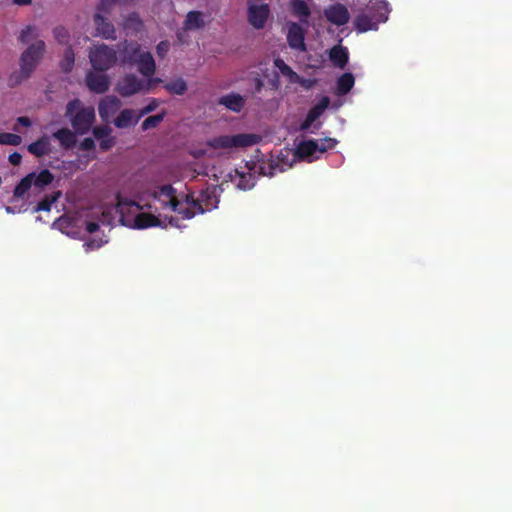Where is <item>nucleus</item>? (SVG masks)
<instances>
[{"mask_svg":"<svg viewBox=\"0 0 512 512\" xmlns=\"http://www.w3.org/2000/svg\"><path fill=\"white\" fill-rule=\"evenodd\" d=\"M80 147L81 149L83 150H91L94 148V140L91 139V138H85L81 144H80Z\"/></svg>","mask_w":512,"mask_h":512,"instance_id":"nucleus-43","label":"nucleus"},{"mask_svg":"<svg viewBox=\"0 0 512 512\" xmlns=\"http://www.w3.org/2000/svg\"><path fill=\"white\" fill-rule=\"evenodd\" d=\"M160 81V79L139 78L134 74H127L117 82L116 91L123 97H129L137 93L149 91L151 87Z\"/></svg>","mask_w":512,"mask_h":512,"instance_id":"nucleus-11","label":"nucleus"},{"mask_svg":"<svg viewBox=\"0 0 512 512\" xmlns=\"http://www.w3.org/2000/svg\"><path fill=\"white\" fill-rule=\"evenodd\" d=\"M117 210L121 223L132 229H147L151 227L181 228L178 220L159 212L154 204H140L124 197H117Z\"/></svg>","mask_w":512,"mask_h":512,"instance_id":"nucleus-2","label":"nucleus"},{"mask_svg":"<svg viewBox=\"0 0 512 512\" xmlns=\"http://www.w3.org/2000/svg\"><path fill=\"white\" fill-rule=\"evenodd\" d=\"M292 13L300 19L301 22L307 23L310 15V9L307 3L303 0H292L290 3Z\"/></svg>","mask_w":512,"mask_h":512,"instance_id":"nucleus-28","label":"nucleus"},{"mask_svg":"<svg viewBox=\"0 0 512 512\" xmlns=\"http://www.w3.org/2000/svg\"><path fill=\"white\" fill-rule=\"evenodd\" d=\"M141 119V114L137 110L124 109L114 120V124L118 128H127L135 125Z\"/></svg>","mask_w":512,"mask_h":512,"instance_id":"nucleus-22","label":"nucleus"},{"mask_svg":"<svg viewBox=\"0 0 512 512\" xmlns=\"http://www.w3.org/2000/svg\"><path fill=\"white\" fill-rule=\"evenodd\" d=\"M334 138L303 139L297 145L296 150L285 149L282 157L287 158L286 166L292 167L298 160L313 162L320 158L327 150L336 146Z\"/></svg>","mask_w":512,"mask_h":512,"instance_id":"nucleus-6","label":"nucleus"},{"mask_svg":"<svg viewBox=\"0 0 512 512\" xmlns=\"http://www.w3.org/2000/svg\"><path fill=\"white\" fill-rule=\"evenodd\" d=\"M153 197L162 209L177 212L183 219H190L198 213L211 211L217 208L219 202L216 187L207 188L195 198L189 194H178L171 185H163L154 191Z\"/></svg>","mask_w":512,"mask_h":512,"instance_id":"nucleus-1","label":"nucleus"},{"mask_svg":"<svg viewBox=\"0 0 512 512\" xmlns=\"http://www.w3.org/2000/svg\"><path fill=\"white\" fill-rule=\"evenodd\" d=\"M121 25L128 33H135L141 29L142 21L136 13H131L123 19Z\"/></svg>","mask_w":512,"mask_h":512,"instance_id":"nucleus-31","label":"nucleus"},{"mask_svg":"<svg viewBox=\"0 0 512 512\" xmlns=\"http://www.w3.org/2000/svg\"><path fill=\"white\" fill-rule=\"evenodd\" d=\"M274 66L278 70L279 76H281L287 83V88L297 89L298 87L309 88L311 81L298 75L290 66H288L284 60L276 58L274 60Z\"/></svg>","mask_w":512,"mask_h":512,"instance_id":"nucleus-15","label":"nucleus"},{"mask_svg":"<svg viewBox=\"0 0 512 512\" xmlns=\"http://www.w3.org/2000/svg\"><path fill=\"white\" fill-rule=\"evenodd\" d=\"M88 88L96 93H103L110 86V78L103 73L89 72L86 77Z\"/></svg>","mask_w":512,"mask_h":512,"instance_id":"nucleus-20","label":"nucleus"},{"mask_svg":"<svg viewBox=\"0 0 512 512\" xmlns=\"http://www.w3.org/2000/svg\"><path fill=\"white\" fill-rule=\"evenodd\" d=\"M121 102L115 96H106L99 103V115L104 121L109 119L117 112L120 108Z\"/></svg>","mask_w":512,"mask_h":512,"instance_id":"nucleus-21","label":"nucleus"},{"mask_svg":"<svg viewBox=\"0 0 512 512\" xmlns=\"http://www.w3.org/2000/svg\"><path fill=\"white\" fill-rule=\"evenodd\" d=\"M17 125L29 127L31 125V121L27 117H19L17 119Z\"/></svg>","mask_w":512,"mask_h":512,"instance_id":"nucleus-45","label":"nucleus"},{"mask_svg":"<svg viewBox=\"0 0 512 512\" xmlns=\"http://www.w3.org/2000/svg\"><path fill=\"white\" fill-rule=\"evenodd\" d=\"M286 163L287 158L282 157V151L276 159L266 158L263 154L257 153L243 166L226 173L223 179L234 184L239 190H250L255 186L257 176H273L277 172H282L290 168Z\"/></svg>","mask_w":512,"mask_h":512,"instance_id":"nucleus-3","label":"nucleus"},{"mask_svg":"<svg viewBox=\"0 0 512 512\" xmlns=\"http://www.w3.org/2000/svg\"><path fill=\"white\" fill-rule=\"evenodd\" d=\"M205 25V15L199 11H190L184 21V30H198Z\"/></svg>","mask_w":512,"mask_h":512,"instance_id":"nucleus-25","label":"nucleus"},{"mask_svg":"<svg viewBox=\"0 0 512 512\" xmlns=\"http://www.w3.org/2000/svg\"><path fill=\"white\" fill-rule=\"evenodd\" d=\"M244 102V98L241 95L235 93L225 95L219 100L221 105H224L226 108L234 112H239L243 108Z\"/></svg>","mask_w":512,"mask_h":512,"instance_id":"nucleus-26","label":"nucleus"},{"mask_svg":"<svg viewBox=\"0 0 512 512\" xmlns=\"http://www.w3.org/2000/svg\"><path fill=\"white\" fill-rule=\"evenodd\" d=\"M120 62L135 65L146 79H153L156 64L152 54L143 50L136 42H125L120 49Z\"/></svg>","mask_w":512,"mask_h":512,"instance_id":"nucleus-7","label":"nucleus"},{"mask_svg":"<svg viewBox=\"0 0 512 512\" xmlns=\"http://www.w3.org/2000/svg\"><path fill=\"white\" fill-rule=\"evenodd\" d=\"M324 15L330 23L337 26L346 24L350 18L347 8L342 4H334L327 7L324 10Z\"/></svg>","mask_w":512,"mask_h":512,"instance_id":"nucleus-17","label":"nucleus"},{"mask_svg":"<svg viewBox=\"0 0 512 512\" xmlns=\"http://www.w3.org/2000/svg\"><path fill=\"white\" fill-rule=\"evenodd\" d=\"M165 89L172 94L183 95L187 90L186 82L179 78L165 84Z\"/></svg>","mask_w":512,"mask_h":512,"instance_id":"nucleus-32","label":"nucleus"},{"mask_svg":"<svg viewBox=\"0 0 512 512\" xmlns=\"http://www.w3.org/2000/svg\"><path fill=\"white\" fill-rule=\"evenodd\" d=\"M329 58L334 66L344 69L349 60L348 49L341 45H336L330 49Z\"/></svg>","mask_w":512,"mask_h":512,"instance_id":"nucleus-24","label":"nucleus"},{"mask_svg":"<svg viewBox=\"0 0 512 512\" xmlns=\"http://www.w3.org/2000/svg\"><path fill=\"white\" fill-rule=\"evenodd\" d=\"M66 116L69 118L74 130L79 134H84L94 122L95 110L91 106H83L79 100L75 99L67 104Z\"/></svg>","mask_w":512,"mask_h":512,"instance_id":"nucleus-9","label":"nucleus"},{"mask_svg":"<svg viewBox=\"0 0 512 512\" xmlns=\"http://www.w3.org/2000/svg\"><path fill=\"white\" fill-rule=\"evenodd\" d=\"M22 142V138L13 133H0V144L17 146Z\"/></svg>","mask_w":512,"mask_h":512,"instance_id":"nucleus-35","label":"nucleus"},{"mask_svg":"<svg viewBox=\"0 0 512 512\" xmlns=\"http://www.w3.org/2000/svg\"><path fill=\"white\" fill-rule=\"evenodd\" d=\"M116 6H118L116 0H100L95 13H101L102 15L109 16Z\"/></svg>","mask_w":512,"mask_h":512,"instance_id":"nucleus-34","label":"nucleus"},{"mask_svg":"<svg viewBox=\"0 0 512 512\" xmlns=\"http://www.w3.org/2000/svg\"><path fill=\"white\" fill-rule=\"evenodd\" d=\"M170 44L168 41H161L156 48L157 55L163 58L169 51Z\"/></svg>","mask_w":512,"mask_h":512,"instance_id":"nucleus-42","label":"nucleus"},{"mask_svg":"<svg viewBox=\"0 0 512 512\" xmlns=\"http://www.w3.org/2000/svg\"><path fill=\"white\" fill-rule=\"evenodd\" d=\"M53 180V174L47 169L33 171L27 174L15 187L11 200L12 203L23 201L22 204L19 206H7V213L15 214L27 211V202L38 197Z\"/></svg>","mask_w":512,"mask_h":512,"instance_id":"nucleus-5","label":"nucleus"},{"mask_svg":"<svg viewBox=\"0 0 512 512\" xmlns=\"http://www.w3.org/2000/svg\"><path fill=\"white\" fill-rule=\"evenodd\" d=\"M178 38H179V40H180V41H182V36H181V34H179V35H178Z\"/></svg>","mask_w":512,"mask_h":512,"instance_id":"nucleus-50","label":"nucleus"},{"mask_svg":"<svg viewBox=\"0 0 512 512\" xmlns=\"http://www.w3.org/2000/svg\"><path fill=\"white\" fill-rule=\"evenodd\" d=\"M164 118V113L157 114L146 118L142 123L143 130L156 127Z\"/></svg>","mask_w":512,"mask_h":512,"instance_id":"nucleus-37","label":"nucleus"},{"mask_svg":"<svg viewBox=\"0 0 512 512\" xmlns=\"http://www.w3.org/2000/svg\"><path fill=\"white\" fill-rule=\"evenodd\" d=\"M64 149L73 147L76 143L75 134L69 129H60L53 134Z\"/></svg>","mask_w":512,"mask_h":512,"instance_id":"nucleus-29","label":"nucleus"},{"mask_svg":"<svg viewBox=\"0 0 512 512\" xmlns=\"http://www.w3.org/2000/svg\"><path fill=\"white\" fill-rule=\"evenodd\" d=\"M27 150L35 157H43L50 155L54 152V146L52 145V138L44 135L35 142L28 145Z\"/></svg>","mask_w":512,"mask_h":512,"instance_id":"nucleus-19","label":"nucleus"},{"mask_svg":"<svg viewBox=\"0 0 512 512\" xmlns=\"http://www.w3.org/2000/svg\"><path fill=\"white\" fill-rule=\"evenodd\" d=\"M54 37L60 44L69 43V34L68 31L64 27H56L54 29Z\"/></svg>","mask_w":512,"mask_h":512,"instance_id":"nucleus-39","label":"nucleus"},{"mask_svg":"<svg viewBox=\"0 0 512 512\" xmlns=\"http://www.w3.org/2000/svg\"><path fill=\"white\" fill-rule=\"evenodd\" d=\"M254 84L256 92H260L263 87V81L260 78H255Z\"/></svg>","mask_w":512,"mask_h":512,"instance_id":"nucleus-46","label":"nucleus"},{"mask_svg":"<svg viewBox=\"0 0 512 512\" xmlns=\"http://www.w3.org/2000/svg\"><path fill=\"white\" fill-rule=\"evenodd\" d=\"M272 85H273V87L278 88L279 87V79L276 78V79L272 80Z\"/></svg>","mask_w":512,"mask_h":512,"instance_id":"nucleus-48","label":"nucleus"},{"mask_svg":"<svg viewBox=\"0 0 512 512\" xmlns=\"http://www.w3.org/2000/svg\"><path fill=\"white\" fill-rule=\"evenodd\" d=\"M193 155H194L195 157H199V156H201V155H202V152H201V151H194V152H193Z\"/></svg>","mask_w":512,"mask_h":512,"instance_id":"nucleus-49","label":"nucleus"},{"mask_svg":"<svg viewBox=\"0 0 512 512\" xmlns=\"http://www.w3.org/2000/svg\"><path fill=\"white\" fill-rule=\"evenodd\" d=\"M93 135L97 141H99L100 147L103 150H109L115 143V139L112 136V129L108 126L95 127L93 129Z\"/></svg>","mask_w":512,"mask_h":512,"instance_id":"nucleus-23","label":"nucleus"},{"mask_svg":"<svg viewBox=\"0 0 512 512\" xmlns=\"http://www.w3.org/2000/svg\"><path fill=\"white\" fill-rule=\"evenodd\" d=\"M158 106H159V101L157 99H151L149 101V103L138 112H139V114H141V118H142L144 115L154 111Z\"/></svg>","mask_w":512,"mask_h":512,"instance_id":"nucleus-41","label":"nucleus"},{"mask_svg":"<svg viewBox=\"0 0 512 512\" xmlns=\"http://www.w3.org/2000/svg\"><path fill=\"white\" fill-rule=\"evenodd\" d=\"M38 36V30L35 26H27L21 30L19 40L22 43H27L29 40Z\"/></svg>","mask_w":512,"mask_h":512,"instance_id":"nucleus-36","label":"nucleus"},{"mask_svg":"<svg viewBox=\"0 0 512 512\" xmlns=\"http://www.w3.org/2000/svg\"><path fill=\"white\" fill-rule=\"evenodd\" d=\"M74 64V53L70 47L65 50L63 60L61 61V67L64 71H69Z\"/></svg>","mask_w":512,"mask_h":512,"instance_id":"nucleus-38","label":"nucleus"},{"mask_svg":"<svg viewBox=\"0 0 512 512\" xmlns=\"http://www.w3.org/2000/svg\"><path fill=\"white\" fill-rule=\"evenodd\" d=\"M259 137L255 134H235V135H222L216 137L208 142V146L215 150H224L227 152L245 148L256 144Z\"/></svg>","mask_w":512,"mask_h":512,"instance_id":"nucleus-10","label":"nucleus"},{"mask_svg":"<svg viewBox=\"0 0 512 512\" xmlns=\"http://www.w3.org/2000/svg\"><path fill=\"white\" fill-rule=\"evenodd\" d=\"M316 120L310 119V115L307 114L305 120L300 124L299 130L301 131H308L311 128L318 129L320 127V124L317 123L314 125Z\"/></svg>","mask_w":512,"mask_h":512,"instance_id":"nucleus-40","label":"nucleus"},{"mask_svg":"<svg viewBox=\"0 0 512 512\" xmlns=\"http://www.w3.org/2000/svg\"><path fill=\"white\" fill-rule=\"evenodd\" d=\"M304 39V29L297 23H290L287 30V42L289 47L295 51L304 52L306 50Z\"/></svg>","mask_w":512,"mask_h":512,"instance_id":"nucleus-16","label":"nucleus"},{"mask_svg":"<svg viewBox=\"0 0 512 512\" xmlns=\"http://www.w3.org/2000/svg\"><path fill=\"white\" fill-rule=\"evenodd\" d=\"M330 100L328 97H323L318 104H316L309 112L308 115H310V119L317 120L323 112L327 109L329 106Z\"/></svg>","mask_w":512,"mask_h":512,"instance_id":"nucleus-33","label":"nucleus"},{"mask_svg":"<svg viewBox=\"0 0 512 512\" xmlns=\"http://www.w3.org/2000/svg\"><path fill=\"white\" fill-rule=\"evenodd\" d=\"M45 51V43L41 40L31 44L21 56V73L24 77H28L30 73L35 69L37 64L42 58Z\"/></svg>","mask_w":512,"mask_h":512,"instance_id":"nucleus-14","label":"nucleus"},{"mask_svg":"<svg viewBox=\"0 0 512 512\" xmlns=\"http://www.w3.org/2000/svg\"><path fill=\"white\" fill-rule=\"evenodd\" d=\"M269 15L270 8L266 0H247V18L253 28H264Z\"/></svg>","mask_w":512,"mask_h":512,"instance_id":"nucleus-13","label":"nucleus"},{"mask_svg":"<svg viewBox=\"0 0 512 512\" xmlns=\"http://www.w3.org/2000/svg\"><path fill=\"white\" fill-rule=\"evenodd\" d=\"M32 0H13L14 3L18 5H28Z\"/></svg>","mask_w":512,"mask_h":512,"instance_id":"nucleus-47","label":"nucleus"},{"mask_svg":"<svg viewBox=\"0 0 512 512\" xmlns=\"http://www.w3.org/2000/svg\"><path fill=\"white\" fill-rule=\"evenodd\" d=\"M368 9L373 15L363 14L357 16L355 19V27L359 32H366L369 30H376L379 23L386 22L390 9L388 3L384 0H369Z\"/></svg>","mask_w":512,"mask_h":512,"instance_id":"nucleus-8","label":"nucleus"},{"mask_svg":"<svg viewBox=\"0 0 512 512\" xmlns=\"http://www.w3.org/2000/svg\"><path fill=\"white\" fill-rule=\"evenodd\" d=\"M53 227L72 238L82 237L85 232L94 235L86 239L83 244L86 252L99 249L108 242L107 237L99 231V223L90 219L86 209L59 217L53 223Z\"/></svg>","mask_w":512,"mask_h":512,"instance_id":"nucleus-4","label":"nucleus"},{"mask_svg":"<svg viewBox=\"0 0 512 512\" xmlns=\"http://www.w3.org/2000/svg\"><path fill=\"white\" fill-rule=\"evenodd\" d=\"M21 159H22V156L19 153H16V152L9 156V161L13 165L20 164Z\"/></svg>","mask_w":512,"mask_h":512,"instance_id":"nucleus-44","label":"nucleus"},{"mask_svg":"<svg viewBox=\"0 0 512 512\" xmlns=\"http://www.w3.org/2000/svg\"><path fill=\"white\" fill-rule=\"evenodd\" d=\"M95 36H100L106 39L115 38V28L108 20V16L101 13L94 14Z\"/></svg>","mask_w":512,"mask_h":512,"instance_id":"nucleus-18","label":"nucleus"},{"mask_svg":"<svg viewBox=\"0 0 512 512\" xmlns=\"http://www.w3.org/2000/svg\"><path fill=\"white\" fill-rule=\"evenodd\" d=\"M89 60L95 71H106L113 67L117 61L116 51L105 45H94L89 52Z\"/></svg>","mask_w":512,"mask_h":512,"instance_id":"nucleus-12","label":"nucleus"},{"mask_svg":"<svg viewBox=\"0 0 512 512\" xmlns=\"http://www.w3.org/2000/svg\"><path fill=\"white\" fill-rule=\"evenodd\" d=\"M355 78L352 73H344L338 77L336 81V90L335 93L337 95H345L347 94L354 86Z\"/></svg>","mask_w":512,"mask_h":512,"instance_id":"nucleus-27","label":"nucleus"},{"mask_svg":"<svg viewBox=\"0 0 512 512\" xmlns=\"http://www.w3.org/2000/svg\"><path fill=\"white\" fill-rule=\"evenodd\" d=\"M60 196L61 192L59 191L53 192L51 195L46 196L33 208V212L51 211L52 207L55 205Z\"/></svg>","mask_w":512,"mask_h":512,"instance_id":"nucleus-30","label":"nucleus"},{"mask_svg":"<svg viewBox=\"0 0 512 512\" xmlns=\"http://www.w3.org/2000/svg\"><path fill=\"white\" fill-rule=\"evenodd\" d=\"M2 183V178L0 177V184Z\"/></svg>","mask_w":512,"mask_h":512,"instance_id":"nucleus-51","label":"nucleus"}]
</instances>
